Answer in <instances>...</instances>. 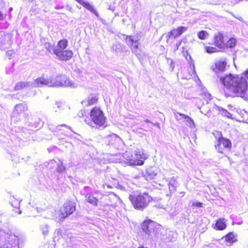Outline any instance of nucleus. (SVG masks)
Masks as SVG:
<instances>
[{
	"label": "nucleus",
	"mask_w": 248,
	"mask_h": 248,
	"mask_svg": "<svg viewBox=\"0 0 248 248\" xmlns=\"http://www.w3.org/2000/svg\"><path fill=\"white\" fill-rule=\"evenodd\" d=\"M40 87L38 86L36 83V79L34 82H19L15 86V90H19L22 88L25 87Z\"/></svg>",
	"instance_id": "6ab92c4d"
},
{
	"label": "nucleus",
	"mask_w": 248,
	"mask_h": 248,
	"mask_svg": "<svg viewBox=\"0 0 248 248\" xmlns=\"http://www.w3.org/2000/svg\"><path fill=\"white\" fill-rule=\"evenodd\" d=\"M223 113L225 115L227 116L228 117H230L231 116V114L228 112L226 110L224 109L223 110Z\"/></svg>",
	"instance_id": "f704fd0d"
},
{
	"label": "nucleus",
	"mask_w": 248,
	"mask_h": 248,
	"mask_svg": "<svg viewBox=\"0 0 248 248\" xmlns=\"http://www.w3.org/2000/svg\"><path fill=\"white\" fill-rule=\"evenodd\" d=\"M225 45L226 46L225 49L228 48H233L236 45V40L234 38L231 37L228 41H225Z\"/></svg>",
	"instance_id": "cd10ccee"
},
{
	"label": "nucleus",
	"mask_w": 248,
	"mask_h": 248,
	"mask_svg": "<svg viewBox=\"0 0 248 248\" xmlns=\"http://www.w3.org/2000/svg\"><path fill=\"white\" fill-rule=\"evenodd\" d=\"M108 9L112 11H114V7H112V6H110L108 8Z\"/></svg>",
	"instance_id": "79ce46f5"
},
{
	"label": "nucleus",
	"mask_w": 248,
	"mask_h": 248,
	"mask_svg": "<svg viewBox=\"0 0 248 248\" xmlns=\"http://www.w3.org/2000/svg\"><path fill=\"white\" fill-rule=\"evenodd\" d=\"M193 205L199 207H202V202H195V203H193Z\"/></svg>",
	"instance_id": "c9c22d12"
},
{
	"label": "nucleus",
	"mask_w": 248,
	"mask_h": 248,
	"mask_svg": "<svg viewBox=\"0 0 248 248\" xmlns=\"http://www.w3.org/2000/svg\"><path fill=\"white\" fill-rule=\"evenodd\" d=\"M139 248H145L143 246H142V247H139Z\"/></svg>",
	"instance_id": "09e8293b"
},
{
	"label": "nucleus",
	"mask_w": 248,
	"mask_h": 248,
	"mask_svg": "<svg viewBox=\"0 0 248 248\" xmlns=\"http://www.w3.org/2000/svg\"><path fill=\"white\" fill-rule=\"evenodd\" d=\"M144 121L145 122H146L147 123H151V122L149 120H148V119L145 120Z\"/></svg>",
	"instance_id": "c03bdc74"
},
{
	"label": "nucleus",
	"mask_w": 248,
	"mask_h": 248,
	"mask_svg": "<svg viewBox=\"0 0 248 248\" xmlns=\"http://www.w3.org/2000/svg\"><path fill=\"white\" fill-rule=\"evenodd\" d=\"M67 46L68 41L66 39H62L58 42L59 48L55 55L57 59L61 61H67L72 57V51L66 49Z\"/></svg>",
	"instance_id": "0eeeda50"
},
{
	"label": "nucleus",
	"mask_w": 248,
	"mask_h": 248,
	"mask_svg": "<svg viewBox=\"0 0 248 248\" xmlns=\"http://www.w3.org/2000/svg\"><path fill=\"white\" fill-rule=\"evenodd\" d=\"M170 182L168 183L169 188L170 189Z\"/></svg>",
	"instance_id": "de8ad7c7"
},
{
	"label": "nucleus",
	"mask_w": 248,
	"mask_h": 248,
	"mask_svg": "<svg viewBox=\"0 0 248 248\" xmlns=\"http://www.w3.org/2000/svg\"><path fill=\"white\" fill-rule=\"evenodd\" d=\"M147 155L146 154L142 153L140 154V152L136 153L134 156L132 155L131 158L128 156L127 158L126 163L130 166H135V165H142L143 164L144 161L147 158Z\"/></svg>",
	"instance_id": "4468645a"
},
{
	"label": "nucleus",
	"mask_w": 248,
	"mask_h": 248,
	"mask_svg": "<svg viewBox=\"0 0 248 248\" xmlns=\"http://www.w3.org/2000/svg\"><path fill=\"white\" fill-rule=\"evenodd\" d=\"M248 89V69L244 71L239 78L231 92L237 96H244Z\"/></svg>",
	"instance_id": "20e7f679"
},
{
	"label": "nucleus",
	"mask_w": 248,
	"mask_h": 248,
	"mask_svg": "<svg viewBox=\"0 0 248 248\" xmlns=\"http://www.w3.org/2000/svg\"><path fill=\"white\" fill-rule=\"evenodd\" d=\"M21 211L20 210L19 211V212H18V214H21Z\"/></svg>",
	"instance_id": "8fccbe9b"
},
{
	"label": "nucleus",
	"mask_w": 248,
	"mask_h": 248,
	"mask_svg": "<svg viewBox=\"0 0 248 248\" xmlns=\"http://www.w3.org/2000/svg\"><path fill=\"white\" fill-rule=\"evenodd\" d=\"M225 36L221 32L216 33L213 37L212 43H209L214 46H206L204 47L205 51L208 53H213L225 50Z\"/></svg>",
	"instance_id": "f03ea898"
},
{
	"label": "nucleus",
	"mask_w": 248,
	"mask_h": 248,
	"mask_svg": "<svg viewBox=\"0 0 248 248\" xmlns=\"http://www.w3.org/2000/svg\"><path fill=\"white\" fill-rule=\"evenodd\" d=\"M124 39L132 52L140 60H142L145 57V53L139 47L140 43L138 38L134 36H126Z\"/></svg>",
	"instance_id": "423d86ee"
},
{
	"label": "nucleus",
	"mask_w": 248,
	"mask_h": 248,
	"mask_svg": "<svg viewBox=\"0 0 248 248\" xmlns=\"http://www.w3.org/2000/svg\"><path fill=\"white\" fill-rule=\"evenodd\" d=\"M63 6L56 5L55 7V9H56V10H60V9H63Z\"/></svg>",
	"instance_id": "4c0bfd02"
},
{
	"label": "nucleus",
	"mask_w": 248,
	"mask_h": 248,
	"mask_svg": "<svg viewBox=\"0 0 248 248\" xmlns=\"http://www.w3.org/2000/svg\"><path fill=\"white\" fill-rule=\"evenodd\" d=\"M11 205L14 207L18 209L20 205V202L17 200H15L14 202H11Z\"/></svg>",
	"instance_id": "473e14b6"
},
{
	"label": "nucleus",
	"mask_w": 248,
	"mask_h": 248,
	"mask_svg": "<svg viewBox=\"0 0 248 248\" xmlns=\"http://www.w3.org/2000/svg\"><path fill=\"white\" fill-rule=\"evenodd\" d=\"M209 36V33L205 31H201L198 33V37L201 40L205 39Z\"/></svg>",
	"instance_id": "7c9ffc66"
},
{
	"label": "nucleus",
	"mask_w": 248,
	"mask_h": 248,
	"mask_svg": "<svg viewBox=\"0 0 248 248\" xmlns=\"http://www.w3.org/2000/svg\"><path fill=\"white\" fill-rule=\"evenodd\" d=\"M170 34V32H168V34ZM168 35L169 36V37L170 36V35Z\"/></svg>",
	"instance_id": "3c124183"
},
{
	"label": "nucleus",
	"mask_w": 248,
	"mask_h": 248,
	"mask_svg": "<svg viewBox=\"0 0 248 248\" xmlns=\"http://www.w3.org/2000/svg\"><path fill=\"white\" fill-rule=\"evenodd\" d=\"M9 26V24L7 22L0 23V30L7 29Z\"/></svg>",
	"instance_id": "72a5a7b5"
},
{
	"label": "nucleus",
	"mask_w": 248,
	"mask_h": 248,
	"mask_svg": "<svg viewBox=\"0 0 248 248\" xmlns=\"http://www.w3.org/2000/svg\"><path fill=\"white\" fill-rule=\"evenodd\" d=\"M187 30V28L186 27H178L176 29H174L171 30V35L174 38H177L180 36L183 33L186 31Z\"/></svg>",
	"instance_id": "5701e85b"
},
{
	"label": "nucleus",
	"mask_w": 248,
	"mask_h": 248,
	"mask_svg": "<svg viewBox=\"0 0 248 248\" xmlns=\"http://www.w3.org/2000/svg\"><path fill=\"white\" fill-rule=\"evenodd\" d=\"M27 106L26 104L21 103L16 105L15 107L13 115L12 118V120L16 121V120L14 119L15 117H17L18 115L27 110Z\"/></svg>",
	"instance_id": "f3484780"
},
{
	"label": "nucleus",
	"mask_w": 248,
	"mask_h": 248,
	"mask_svg": "<svg viewBox=\"0 0 248 248\" xmlns=\"http://www.w3.org/2000/svg\"><path fill=\"white\" fill-rule=\"evenodd\" d=\"M7 55H10V56H11L12 54V51H8L7 52Z\"/></svg>",
	"instance_id": "37998d69"
},
{
	"label": "nucleus",
	"mask_w": 248,
	"mask_h": 248,
	"mask_svg": "<svg viewBox=\"0 0 248 248\" xmlns=\"http://www.w3.org/2000/svg\"><path fill=\"white\" fill-rule=\"evenodd\" d=\"M226 220L224 218H219L216 221L213 228L217 231H223L226 228Z\"/></svg>",
	"instance_id": "a211bd4d"
},
{
	"label": "nucleus",
	"mask_w": 248,
	"mask_h": 248,
	"mask_svg": "<svg viewBox=\"0 0 248 248\" xmlns=\"http://www.w3.org/2000/svg\"><path fill=\"white\" fill-rule=\"evenodd\" d=\"M90 117L92 121L90 119H84V122L92 127L98 128L104 126L106 122V118L103 112L99 108L96 107L92 109L90 112Z\"/></svg>",
	"instance_id": "7ed1b4c3"
},
{
	"label": "nucleus",
	"mask_w": 248,
	"mask_h": 248,
	"mask_svg": "<svg viewBox=\"0 0 248 248\" xmlns=\"http://www.w3.org/2000/svg\"><path fill=\"white\" fill-rule=\"evenodd\" d=\"M200 97L201 99L203 100L206 103H208V102L211 101L212 99L211 94L206 92L202 93L200 94Z\"/></svg>",
	"instance_id": "c85d7f7f"
},
{
	"label": "nucleus",
	"mask_w": 248,
	"mask_h": 248,
	"mask_svg": "<svg viewBox=\"0 0 248 248\" xmlns=\"http://www.w3.org/2000/svg\"><path fill=\"white\" fill-rule=\"evenodd\" d=\"M215 147L217 152L224 154L226 151L230 150L232 147V143L229 139L220 137L217 139Z\"/></svg>",
	"instance_id": "9b49d317"
},
{
	"label": "nucleus",
	"mask_w": 248,
	"mask_h": 248,
	"mask_svg": "<svg viewBox=\"0 0 248 248\" xmlns=\"http://www.w3.org/2000/svg\"><path fill=\"white\" fill-rule=\"evenodd\" d=\"M89 189H90V187L88 186H85L84 187V190L85 192H88L89 191Z\"/></svg>",
	"instance_id": "ea45409f"
},
{
	"label": "nucleus",
	"mask_w": 248,
	"mask_h": 248,
	"mask_svg": "<svg viewBox=\"0 0 248 248\" xmlns=\"http://www.w3.org/2000/svg\"><path fill=\"white\" fill-rule=\"evenodd\" d=\"M63 126H64V127H68L65 124H61V125H58L57 127H56V129L57 130H60L61 129H60V127H63Z\"/></svg>",
	"instance_id": "e433bc0d"
},
{
	"label": "nucleus",
	"mask_w": 248,
	"mask_h": 248,
	"mask_svg": "<svg viewBox=\"0 0 248 248\" xmlns=\"http://www.w3.org/2000/svg\"><path fill=\"white\" fill-rule=\"evenodd\" d=\"M129 199L135 209L143 210L152 200L151 196L146 193L139 195H130Z\"/></svg>",
	"instance_id": "39448f33"
},
{
	"label": "nucleus",
	"mask_w": 248,
	"mask_h": 248,
	"mask_svg": "<svg viewBox=\"0 0 248 248\" xmlns=\"http://www.w3.org/2000/svg\"><path fill=\"white\" fill-rule=\"evenodd\" d=\"M125 46L120 43H116L113 44L111 49L116 54L118 55L125 51Z\"/></svg>",
	"instance_id": "412c9836"
},
{
	"label": "nucleus",
	"mask_w": 248,
	"mask_h": 248,
	"mask_svg": "<svg viewBox=\"0 0 248 248\" xmlns=\"http://www.w3.org/2000/svg\"><path fill=\"white\" fill-rule=\"evenodd\" d=\"M0 234L3 235L5 242L8 243L6 248H18L17 237L13 234L11 231L7 232L4 231H0Z\"/></svg>",
	"instance_id": "9d476101"
},
{
	"label": "nucleus",
	"mask_w": 248,
	"mask_h": 248,
	"mask_svg": "<svg viewBox=\"0 0 248 248\" xmlns=\"http://www.w3.org/2000/svg\"><path fill=\"white\" fill-rule=\"evenodd\" d=\"M36 83L38 86H64L71 88H76L78 86L77 84L63 75L57 76L56 80L51 78H45L43 77H40L36 79Z\"/></svg>",
	"instance_id": "f257e3e1"
},
{
	"label": "nucleus",
	"mask_w": 248,
	"mask_h": 248,
	"mask_svg": "<svg viewBox=\"0 0 248 248\" xmlns=\"http://www.w3.org/2000/svg\"><path fill=\"white\" fill-rule=\"evenodd\" d=\"M47 167L57 179H59L62 176V174L66 170L63 163L60 160H59V162L51 160L48 163Z\"/></svg>",
	"instance_id": "1a4fd4ad"
},
{
	"label": "nucleus",
	"mask_w": 248,
	"mask_h": 248,
	"mask_svg": "<svg viewBox=\"0 0 248 248\" xmlns=\"http://www.w3.org/2000/svg\"><path fill=\"white\" fill-rule=\"evenodd\" d=\"M143 231L147 235V238L155 240L159 237V230L155 227V224L151 220L144 221L141 224Z\"/></svg>",
	"instance_id": "6e6552de"
},
{
	"label": "nucleus",
	"mask_w": 248,
	"mask_h": 248,
	"mask_svg": "<svg viewBox=\"0 0 248 248\" xmlns=\"http://www.w3.org/2000/svg\"><path fill=\"white\" fill-rule=\"evenodd\" d=\"M85 8L94 14L96 16L99 17V14L98 12L94 9V7L91 5L89 2H86L82 0L80 3Z\"/></svg>",
	"instance_id": "393cba45"
},
{
	"label": "nucleus",
	"mask_w": 248,
	"mask_h": 248,
	"mask_svg": "<svg viewBox=\"0 0 248 248\" xmlns=\"http://www.w3.org/2000/svg\"><path fill=\"white\" fill-rule=\"evenodd\" d=\"M226 65L227 62L225 61H218L215 62V67L213 68V70L215 72L223 71L226 68Z\"/></svg>",
	"instance_id": "4be33fe9"
},
{
	"label": "nucleus",
	"mask_w": 248,
	"mask_h": 248,
	"mask_svg": "<svg viewBox=\"0 0 248 248\" xmlns=\"http://www.w3.org/2000/svg\"><path fill=\"white\" fill-rule=\"evenodd\" d=\"M12 10V8H10V10Z\"/></svg>",
	"instance_id": "603ef678"
},
{
	"label": "nucleus",
	"mask_w": 248,
	"mask_h": 248,
	"mask_svg": "<svg viewBox=\"0 0 248 248\" xmlns=\"http://www.w3.org/2000/svg\"><path fill=\"white\" fill-rule=\"evenodd\" d=\"M12 37L11 34L0 31V49L5 50L11 47L12 43Z\"/></svg>",
	"instance_id": "ddd939ff"
},
{
	"label": "nucleus",
	"mask_w": 248,
	"mask_h": 248,
	"mask_svg": "<svg viewBox=\"0 0 248 248\" xmlns=\"http://www.w3.org/2000/svg\"><path fill=\"white\" fill-rule=\"evenodd\" d=\"M77 2H78L79 4L80 3L81 1L82 0H76Z\"/></svg>",
	"instance_id": "49530a36"
},
{
	"label": "nucleus",
	"mask_w": 248,
	"mask_h": 248,
	"mask_svg": "<svg viewBox=\"0 0 248 248\" xmlns=\"http://www.w3.org/2000/svg\"><path fill=\"white\" fill-rule=\"evenodd\" d=\"M56 105H57V107L58 108H60L62 107V104L61 103H56Z\"/></svg>",
	"instance_id": "a19ab883"
},
{
	"label": "nucleus",
	"mask_w": 248,
	"mask_h": 248,
	"mask_svg": "<svg viewBox=\"0 0 248 248\" xmlns=\"http://www.w3.org/2000/svg\"><path fill=\"white\" fill-rule=\"evenodd\" d=\"M45 48L50 54L56 55L57 51L59 48L58 43L56 46L52 45L50 43H46L44 44Z\"/></svg>",
	"instance_id": "b1692460"
},
{
	"label": "nucleus",
	"mask_w": 248,
	"mask_h": 248,
	"mask_svg": "<svg viewBox=\"0 0 248 248\" xmlns=\"http://www.w3.org/2000/svg\"><path fill=\"white\" fill-rule=\"evenodd\" d=\"M83 195L85 196L86 198V200L89 203L93 204V206H97V202L98 200L96 198L93 197L92 194L91 193H83Z\"/></svg>",
	"instance_id": "bb28decb"
},
{
	"label": "nucleus",
	"mask_w": 248,
	"mask_h": 248,
	"mask_svg": "<svg viewBox=\"0 0 248 248\" xmlns=\"http://www.w3.org/2000/svg\"><path fill=\"white\" fill-rule=\"evenodd\" d=\"M239 77L231 74L226 75L220 78V81L227 89L232 91Z\"/></svg>",
	"instance_id": "2eb2a0df"
},
{
	"label": "nucleus",
	"mask_w": 248,
	"mask_h": 248,
	"mask_svg": "<svg viewBox=\"0 0 248 248\" xmlns=\"http://www.w3.org/2000/svg\"><path fill=\"white\" fill-rule=\"evenodd\" d=\"M97 100L96 96L90 95L87 99L82 101L81 104L84 106H90L94 104L96 102Z\"/></svg>",
	"instance_id": "a878e982"
},
{
	"label": "nucleus",
	"mask_w": 248,
	"mask_h": 248,
	"mask_svg": "<svg viewBox=\"0 0 248 248\" xmlns=\"http://www.w3.org/2000/svg\"><path fill=\"white\" fill-rule=\"evenodd\" d=\"M76 210L75 203L71 201H67L61 209L60 221L62 222L68 216L72 214Z\"/></svg>",
	"instance_id": "f8f14e48"
},
{
	"label": "nucleus",
	"mask_w": 248,
	"mask_h": 248,
	"mask_svg": "<svg viewBox=\"0 0 248 248\" xmlns=\"http://www.w3.org/2000/svg\"><path fill=\"white\" fill-rule=\"evenodd\" d=\"M4 18V15L2 14V13L0 11V21L3 20Z\"/></svg>",
	"instance_id": "58836bf2"
},
{
	"label": "nucleus",
	"mask_w": 248,
	"mask_h": 248,
	"mask_svg": "<svg viewBox=\"0 0 248 248\" xmlns=\"http://www.w3.org/2000/svg\"><path fill=\"white\" fill-rule=\"evenodd\" d=\"M225 239V242L230 245L237 241V235L232 232H230L223 236Z\"/></svg>",
	"instance_id": "aec40b11"
},
{
	"label": "nucleus",
	"mask_w": 248,
	"mask_h": 248,
	"mask_svg": "<svg viewBox=\"0 0 248 248\" xmlns=\"http://www.w3.org/2000/svg\"><path fill=\"white\" fill-rule=\"evenodd\" d=\"M89 112L86 111L85 110H80L78 114V116L79 118H82L83 119V121L84 122V119H88L87 116L89 115Z\"/></svg>",
	"instance_id": "2f4dec72"
},
{
	"label": "nucleus",
	"mask_w": 248,
	"mask_h": 248,
	"mask_svg": "<svg viewBox=\"0 0 248 248\" xmlns=\"http://www.w3.org/2000/svg\"><path fill=\"white\" fill-rule=\"evenodd\" d=\"M158 171L152 168L146 169L142 172V176L147 181L157 180L158 177Z\"/></svg>",
	"instance_id": "dca6fc26"
},
{
	"label": "nucleus",
	"mask_w": 248,
	"mask_h": 248,
	"mask_svg": "<svg viewBox=\"0 0 248 248\" xmlns=\"http://www.w3.org/2000/svg\"><path fill=\"white\" fill-rule=\"evenodd\" d=\"M181 116H182L183 117H184L185 118H188V117L187 116H185V115L184 114H180Z\"/></svg>",
	"instance_id": "a18cd8bd"
},
{
	"label": "nucleus",
	"mask_w": 248,
	"mask_h": 248,
	"mask_svg": "<svg viewBox=\"0 0 248 248\" xmlns=\"http://www.w3.org/2000/svg\"><path fill=\"white\" fill-rule=\"evenodd\" d=\"M49 228V226L47 224L42 225L41 226L40 229L43 235L46 236L48 234Z\"/></svg>",
	"instance_id": "c756f323"
}]
</instances>
